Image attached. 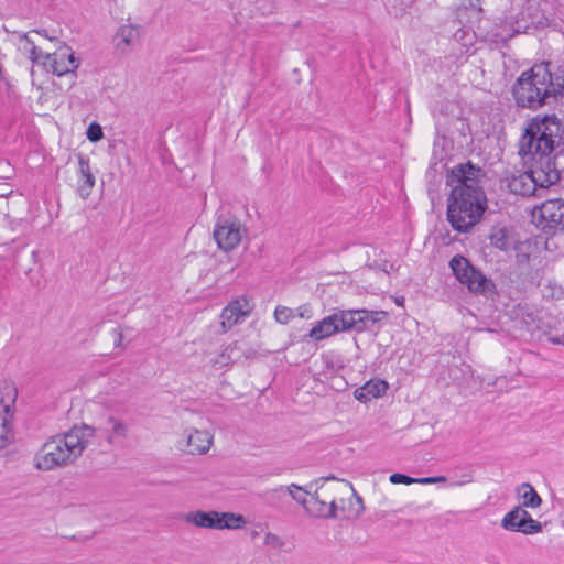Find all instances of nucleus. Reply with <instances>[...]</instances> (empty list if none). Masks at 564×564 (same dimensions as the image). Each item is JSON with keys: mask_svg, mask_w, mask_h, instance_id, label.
<instances>
[{"mask_svg": "<svg viewBox=\"0 0 564 564\" xmlns=\"http://www.w3.org/2000/svg\"><path fill=\"white\" fill-rule=\"evenodd\" d=\"M482 176L481 169L470 162L452 170L449 183L453 188L447 203V220L459 232L475 227L487 209V197L480 186Z\"/></svg>", "mask_w": 564, "mask_h": 564, "instance_id": "obj_1", "label": "nucleus"}, {"mask_svg": "<svg viewBox=\"0 0 564 564\" xmlns=\"http://www.w3.org/2000/svg\"><path fill=\"white\" fill-rule=\"evenodd\" d=\"M564 93V65L542 62L523 72L512 87L516 104L536 110Z\"/></svg>", "mask_w": 564, "mask_h": 564, "instance_id": "obj_2", "label": "nucleus"}, {"mask_svg": "<svg viewBox=\"0 0 564 564\" xmlns=\"http://www.w3.org/2000/svg\"><path fill=\"white\" fill-rule=\"evenodd\" d=\"M95 436L93 426L75 425L68 432L47 440L34 456V466L44 471L66 467L82 456Z\"/></svg>", "mask_w": 564, "mask_h": 564, "instance_id": "obj_3", "label": "nucleus"}, {"mask_svg": "<svg viewBox=\"0 0 564 564\" xmlns=\"http://www.w3.org/2000/svg\"><path fill=\"white\" fill-rule=\"evenodd\" d=\"M564 141V127L555 117L532 119L519 143V154L532 161L552 159L551 152ZM556 162V158H553Z\"/></svg>", "mask_w": 564, "mask_h": 564, "instance_id": "obj_4", "label": "nucleus"}, {"mask_svg": "<svg viewBox=\"0 0 564 564\" xmlns=\"http://www.w3.org/2000/svg\"><path fill=\"white\" fill-rule=\"evenodd\" d=\"M561 173L554 159H544L532 163L529 171L507 175L502 183L509 192L516 195H534L538 189H544L557 183Z\"/></svg>", "mask_w": 564, "mask_h": 564, "instance_id": "obj_5", "label": "nucleus"}, {"mask_svg": "<svg viewBox=\"0 0 564 564\" xmlns=\"http://www.w3.org/2000/svg\"><path fill=\"white\" fill-rule=\"evenodd\" d=\"M449 267L456 279L473 293L491 294L495 291V284L491 280L477 268H475L465 257L455 256L449 261Z\"/></svg>", "mask_w": 564, "mask_h": 564, "instance_id": "obj_6", "label": "nucleus"}, {"mask_svg": "<svg viewBox=\"0 0 564 564\" xmlns=\"http://www.w3.org/2000/svg\"><path fill=\"white\" fill-rule=\"evenodd\" d=\"M345 484L334 482L333 479H323L310 497L307 512L316 518L336 517V494Z\"/></svg>", "mask_w": 564, "mask_h": 564, "instance_id": "obj_7", "label": "nucleus"}, {"mask_svg": "<svg viewBox=\"0 0 564 564\" xmlns=\"http://www.w3.org/2000/svg\"><path fill=\"white\" fill-rule=\"evenodd\" d=\"M501 527L506 531L520 532L525 535L540 533L542 523L534 520L522 507H514L501 519Z\"/></svg>", "mask_w": 564, "mask_h": 564, "instance_id": "obj_8", "label": "nucleus"}, {"mask_svg": "<svg viewBox=\"0 0 564 564\" xmlns=\"http://www.w3.org/2000/svg\"><path fill=\"white\" fill-rule=\"evenodd\" d=\"M242 234V226L235 218H218L214 229V238L224 251L234 250L240 243Z\"/></svg>", "mask_w": 564, "mask_h": 564, "instance_id": "obj_9", "label": "nucleus"}, {"mask_svg": "<svg viewBox=\"0 0 564 564\" xmlns=\"http://www.w3.org/2000/svg\"><path fill=\"white\" fill-rule=\"evenodd\" d=\"M214 443V435L207 430L185 429L180 448L191 455H205Z\"/></svg>", "mask_w": 564, "mask_h": 564, "instance_id": "obj_10", "label": "nucleus"}, {"mask_svg": "<svg viewBox=\"0 0 564 564\" xmlns=\"http://www.w3.org/2000/svg\"><path fill=\"white\" fill-rule=\"evenodd\" d=\"M253 305L246 296H238L230 301L221 311L220 325L223 333H227L234 326L241 323L247 316L250 315Z\"/></svg>", "mask_w": 564, "mask_h": 564, "instance_id": "obj_11", "label": "nucleus"}, {"mask_svg": "<svg viewBox=\"0 0 564 564\" xmlns=\"http://www.w3.org/2000/svg\"><path fill=\"white\" fill-rule=\"evenodd\" d=\"M93 429L95 434L98 433L110 446L122 445L129 435L127 423L115 415H108Z\"/></svg>", "mask_w": 564, "mask_h": 564, "instance_id": "obj_12", "label": "nucleus"}, {"mask_svg": "<svg viewBox=\"0 0 564 564\" xmlns=\"http://www.w3.org/2000/svg\"><path fill=\"white\" fill-rule=\"evenodd\" d=\"M43 61L46 62L45 67L59 77L67 74H72L75 77V70L79 66V62L68 47L59 48L54 53H45Z\"/></svg>", "mask_w": 564, "mask_h": 564, "instance_id": "obj_13", "label": "nucleus"}, {"mask_svg": "<svg viewBox=\"0 0 564 564\" xmlns=\"http://www.w3.org/2000/svg\"><path fill=\"white\" fill-rule=\"evenodd\" d=\"M338 318V326L340 332L357 329L364 330L366 327V323L368 321H372L373 323L378 321L376 317L379 314H386L384 312H373L367 310H351V311H340L335 313Z\"/></svg>", "mask_w": 564, "mask_h": 564, "instance_id": "obj_14", "label": "nucleus"}, {"mask_svg": "<svg viewBox=\"0 0 564 564\" xmlns=\"http://www.w3.org/2000/svg\"><path fill=\"white\" fill-rule=\"evenodd\" d=\"M252 354L251 349L245 348L243 343L236 340L223 347L221 351L212 360V366L216 370L230 368L242 357L249 358Z\"/></svg>", "mask_w": 564, "mask_h": 564, "instance_id": "obj_15", "label": "nucleus"}, {"mask_svg": "<svg viewBox=\"0 0 564 564\" xmlns=\"http://www.w3.org/2000/svg\"><path fill=\"white\" fill-rule=\"evenodd\" d=\"M19 36V45L22 53L33 63L42 66H46V62L43 61L45 53L36 45V36H44L48 40H53L46 34L45 30H31L26 33H21Z\"/></svg>", "mask_w": 564, "mask_h": 564, "instance_id": "obj_16", "label": "nucleus"}, {"mask_svg": "<svg viewBox=\"0 0 564 564\" xmlns=\"http://www.w3.org/2000/svg\"><path fill=\"white\" fill-rule=\"evenodd\" d=\"M539 212L545 226L564 232V200L549 199L540 206Z\"/></svg>", "mask_w": 564, "mask_h": 564, "instance_id": "obj_17", "label": "nucleus"}, {"mask_svg": "<svg viewBox=\"0 0 564 564\" xmlns=\"http://www.w3.org/2000/svg\"><path fill=\"white\" fill-rule=\"evenodd\" d=\"M219 511L210 510H194L184 516V521L199 529H215L218 530Z\"/></svg>", "mask_w": 564, "mask_h": 564, "instance_id": "obj_18", "label": "nucleus"}, {"mask_svg": "<svg viewBox=\"0 0 564 564\" xmlns=\"http://www.w3.org/2000/svg\"><path fill=\"white\" fill-rule=\"evenodd\" d=\"M78 174L77 193L83 199H86L95 186V176L91 173L89 160L82 154L78 155Z\"/></svg>", "mask_w": 564, "mask_h": 564, "instance_id": "obj_19", "label": "nucleus"}, {"mask_svg": "<svg viewBox=\"0 0 564 564\" xmlns=\"http://www.w3.org/2000/svg\"><path fill=\"white\" fill-rule=\"evenodd\" d=\"M18 397V388L12 381L0 382V415H14V405Z\"/></svg>", "mask_w": 564, "mask_h": 564, "instance_id": "obj_20", "label": "nucleus"}, {"mask_svg": "<svg viewBox=\"0 0 564 564\" xmlns=\"http://www.w3.org/2000/svg\"><path fill=\"white\" fill-rule=\"evenodd\" d=\"M139 37L138 28L132 24H123L121 25L115 36L113 43L121 54H128L131 51V46Z\"/></svg>", "mask_w": 564, "mask_h": 564, "instance_id": "obj_21", "label": "nucleus"}, {"mask_svg": "<svg viewBox=\"0 0 564 564\" xmlns=\"http://www.w3.org/2000/svg\"><path fill=\"white\" fill-rule=\"evenodd\" d=\"M336 314H332L322 321L310 330L307 336L316 341L325 339L336 333H339V324Z\"/></svg>", "mask_w": 564, "mask_h": 564, "instance_id": "obj_22", "label": "nucleus"}, {"mask_svg": "<svg viewBox=\"0 0 564 564\" xmlns=\"http://www.w3.org/2000/svg\"><path fill=\"white\" fill-rule=\"evenodd\" d=\"M489 238L491 245L502 251H509L517 240L512 229L500 226H495L491 229Z\"/></svg>", "mask_w": 564, "mask_h": 564, "instance_id": "obj_23", "label": "nucleus"}, {"mask_svg": "<svg viewBox=\"0 0 564 564\" xmlns=\"http://www.w3.org/2000/svg\"><path fill=\"white\" fill-rule=\"evenodd\" d=\"M388 384L382 380H370L361 388L355 391V397L361 402H367L372 398H378L386 393Z\"/></svg>", "mask_w": 564, "mask_h": 564, "instance_id": "obj_24", "label": "nucleus"}, {"mask_svg": "<svg viewBox=\"0 0 564 564\" xmlns=\"http://www.w3.org/2000/svg\"><path fill=\"white\" fill-rule=\"evenodd\" d=\"M521 505L519 507L535 509L542 505V499L535 489L528 482H523L516 490Z\"/></svg>", "mask_w": 564, "mask_h": 564, "instance_id": "obj_25", "label": "nucleus"}, {"mask_svg": "<svg viewBox=\"0 0 564 564\" xmlns=\"http://www.w3.org/2000/svg\"><path fill=\"white\" fill-rule=\"evenodd\" d=\"M281 492H288L292 499H294L296 502H299L300 505H302L305 510L307 511V506H308V501H310V497H311V492L303 489L302 487H299L296 486L295 484H292L291 486L284 488V487H280V488H276V489H273L271 491V495L274 496V495H279Z\"/></svg>", "mask_w": 564, "mask_h": 564, "instance_id": "obj_26", "label": "nucleus"}, {"mask_svg": "<svg viewBox=\"0 0 564 564\" xmlns=\"http://www.w3.org/2000/svg\"><path fill=\"white\" fill-rule=\"evenodd\" d=\"M246 524V519L241 514L234 512H219L218 530H237Z\"/></svg>", "mask_w": 564, "mask_h": 564, "instance_id": "obj_27", "label": "nucleus"}, {"mask_svg": "<svg viewBox=\"0 0 564 564\" xmlns=\"http://www.w3.org/2000/svg\"><path fill=\"white\" fill-rule=\"evenodd\" d=\"M12 416L0 415V449L13 441Z\"/></svg>", "mask_w": 564, "mask_h": 564, "instance_id": "obj_28", "label": "nucleus"}, {"mask_svg": "<svg viewBox=\"0 0 564 564\" xmlns=\"http://www.w3.org/2000/svg\"><path fill=\"white\" fill-rule=\"evenodd\" d=\"M511 249L516 252L517 262L520 264H524L529 262L531 251L533 249L532 243L529 240L525 241H514V245Z\"/></svg>", "mask_w": 564, "mask_h": 564, "instance_id": "obj_29", "label": "nucleus"}, {"mask_svg": "<svg viewBox=\"0 0 564 564\" xmlns=\"http://www.w3.org/2000/svg\"><path fill=\"white\" fill-rule=\"evenodd\" d=\"M263 544L270 550L281 552L284 551L286 543L282 536L273 532L267 531L263 536Z\"/></svg>", "mask_w": 564, "mask_h": 564, "instance_id": "obj_30", "label": "nucleus"}, {"mask_svg": "<svg viewBox=\"0 0 564 564\" xmlns=\"http://www.w3.org/2000/svg\"><path fill=\"white\" fill-rule=\"evenodd\" d=\"M295 313L292 308L279 305L274 311V318L279 324H288L292 318H294Z\"/></svg>", "mask_w": 564, "mask_h": 564, "instance_id": "obj_31", "label": "nucleus"}, {"mask_svg": "<svg viewBox=\"0 0 564 564\" xmlns=\"http://www.w3.org/2000/svg\"><path fill=\"white\" fill-rule=\"evenodd\" d=\"M102 131L99 124L91 123L87 129V138L93 141L97 142L102 138Z\"/></svg>", "mask_w": 564, "mask_h": 564, "instance_id": "obj_32", "label": "nucleus"}, {"mask_svg": "<svg viewBox=\"0 0 564 564\" xmlns=\"http://www.w3.org/2000/svg\"><path fill=\"white\" fill-rule=\"evenodd\" d=\"M389 480L392 484H404V485L416 484V478H412L410 476L399 474V473L392 474L390 476Z\"/></svg>", "mask_w": 564, "mask_h": 564, "instance_id": "obj_33", "label": "nucleus"}, {"mask_svg": "<svg viewBox=\"0 0 564 564\" xmlns=\"http://www.w3.org/2000/svg\"><path fill=\"white\" fill-rule=\"evenodd\" d=\"M296 315L301 318H311L312 317V310H311V306L307 305V304H304V305H301L300 307H297L296 310Z\"/></svg>", "mask_w": 564, "mask_h": 564, "instance_id": "obj_34", "label": "nucleus"}, {"mask_svg": "<svg viewBox=\"0 0 564 564\" xmlns=\"http://www.w3.org/2000/svg\"><path fill=\"white\" fill-rule=\"evenodd\" d=\"M446 478L444 476H436V477H425V478H416V484H436V482H443Z\"/></svg>", "mask_w": 564, "mask_h": 564, "instance_id": "obj_35", "label": "nucleus"}, {"mask_svg": "<svg viewBox=\"0 0 564 564\" xmlns=\"http://www.w3.org/2000/svg\"><path fill=\"white\" fill-rule=\"evenodd\" d=\"M260 535V531L254 529V530H251L250 532V536L252 540H254L256 538H258Z\"/></svg>", "mask_w": 564, "mask_h": 564, "instance_id": "obj_36", "label": "nucleus"}, {"mask_svg": "<svg viewBox=\"0 0 564 564\" xmlns=\"http://www.w3.org/2000/svg\"><path fill=\"white\" fill-rule=\"evenodd\" d=\"M552 341L554 344H564V340H561L560 338H552Z\"/></svg>", "mask_w": 564, "mask_h": 564, "instance_id": "obj_37", "label": "nucleus"}, {"mask_svg": "<svg viewBox=\"0 0 564 564\" xmlns=\"http://www.w3.org/2000/svg\"><path fill=\"white\" fill-rule=\"evenodd\" d=\"M395 302L398 305H401V303L404 302V299H401V301L397 300Z\"/></svg>", "mask_w": 564, "mask_h": 564, "instance_id": "obj_38", "label": "nucleus"}, {"mask_svg": "<svg viewBox=\"0 0 564 564\" xmlns=\"http://www.w3.org/2000/svg\"><path fill=\"white\" fill-rule=\"evenodd\" d=\"M395 302L398 305H401V303L404 302V299H401V301L397 300Z\"/></svg>", "mask_w": 564, "mask_h": 564, "instance_id": "obj_39", "label": "nucleus"}]
</instances>
